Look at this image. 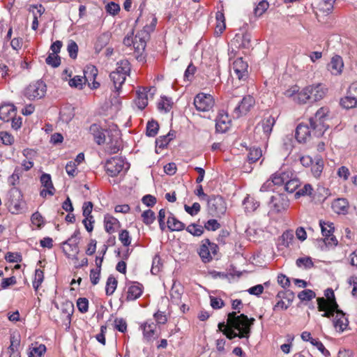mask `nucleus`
<instances>
[{
    "label": "nucleus",
    "instance_id": "0eeeda50",
    "mask_svg": "<svg viewBox=\"0 0 357 357\" xmlns=\"http://www.w3.org/2000/svg\"><path fill=\"white\" fill-rule=\"evenodd\" d=\"M129 169V164L119 157H113L107 160L105 165L107 174L112 177L118 176L121 172H126Z\"/></svg>",
    "mask_w": 357,
    "mask_h": 357
},
{
    "label": "nucleus",
    "instance_id": "6e6552de",
    "mask_svg": "<svg viewBox=\"0 0 357 357\" xmlns=\"http://www.w3.org/2000/svg\"><path fill=\"white\" fill-rule=\"evenodd\" d=\"M47 92V86L43 81L38 80L27 86L24 91V96L29 100L40 99L43 98Z\"/></svg>",
    "mask_w": 357,
    "mask_h": 357
},
{
    "label": "nucleus",
    "instance_id": "a211bd4d",
    "mask_svg": "<svg viewBox=\"0 0 357 357\" xmlns=\"http://www.w3.org/2000/svg\"><path fill=\"white\" fill-rule=\"evenodd\" d=\"M40 183L44 188L40 192V195L42 197H46L47 195L53 196L55 193V188L53 185L51 176L48 174L43 173L40 176Z\"/></svg>",
    "mask_w": 357,
    "mask_h": 357
},
{
    "label": "nucleus",
    "instance_id": "ea45409f",
    "mask_svg": "<svg viewBox=\"0 0 357 357\" xmlns=\"http://www.w3.org/2000/svg\"><path fill=\"white\" fill-rule=\"evenodd\" d=\"M117 284L118 282L114 276L109 275L108 277L105 287V293L107 296H111L114 294L116 289Z\"/></svg>",
    "mask_w": 357,
    "mask_h": 357
},
{
    "label": "nucleus",
    "instance_id": "c756f323",
    "mask_svg": "<svg viewBox=\"0 0 357 357\" xmlns=\"http://www.w3.org/2000/svg\"><path fill=\"white\" fill-rule=\"evenodd\" d=\"M104 225L105 229L107 233L113 234L120 227V223L116 218L109 214H107L104 218Z\"/></svg>",
    "mask_w": 357,
    "mask_h": 357
},
{
    "label": "nucleus",
    "instance_id": "7c9ffc66",
    "mask_svg": "<svg viewBox=\"0 0 357 357\" xmlns=\"http://www.w3.org/2000/svg\"><path fill=\"white\" fill-rule=\"evenodd\" d=\"M135 104L140 109H144L148 105L147 91L145 88L139 89L137 91V97L135 100Z\"/></svg>",
    "mask_w": 357,
    "mask_h": 357
},
{
    "label": "nucleus",
    "instance_id": "774afa93",
    "mask_svg": "<svg viewBox=\"0 0 357 357\" xmlns=\"http://www.w3.org/2000/svg\"><path fill=\"white\" fill-rule=\"evenodd\" d=\"M105 10L107 13L114 16L119 12L120 6L114 2H110L105 6Z\"/></svg>",
    "mask_w": 357,
    "mask_h": 357
},
{
    "label": "nucleus",
    "instance_id": "bb28decb",
    "mask_svg": "<svg viewBox=\"0 0 357 357\" xmlns=\"http://www.w3.org/2000/svg\"><path fill=\"white\" fill-rule=\"evenodd\" d=\"M341 105L346 109H351L357 107V96L355 93L351 91V87H349L347 96L340 100Z\"/></svg>",
    "mask_w": 357,
    "mask_h": 357
},
{
    "label": "nucleus",
    "instance_id": "b1692460",
    "mask_svg": "<svg viewBox=\"0 0 357 357\" xmlns=\"http://www.w3.org/2000/svg\"><path fill=\"white\" fill-rule=\"evenodd\" d=\"M231 43L238 48L248 49L251 46V36L248 33L236 34Z\"/></svg>",
    "mask_w": 357,
    "mask_h": 357
},
{
    "label": "nucleus",
    "instance_id": "39448f33",
    "mask_svg": "<svg viewBox=\"0 0 357 357\" xmlns=\"http://www.w3.org/2000/svg\"><path fill=\"white\" fill-rule=\"evenodd\" d=\"M325 296L326 299L324 298H319L317 299L318 309L319 311L324 312L322 317H331L333 314V311L338 307V305L335 301L334 292L332 289H327L325 291Z\"/></svg>",
    "mask_w": 357,
    "mask_h": 357
},
{
    "label": "nucleus",
    "instance_id": "f3484780",
    "mask_svg": "<svg viewBox=\"0 0 357 357\" xmlns=\"http://www.w3.org/2000/svg\"><path fill=\"white\" fill-rule=\"evenodd\" d=\"M98 73L97 68L93 65H88L84 70V82H87L89 86L92 89H98L100 86V84L96 81Z\"/></svg>",
    "mask_w": 357,
    "mask_h": 357
},
{
    "label": "nucleus",
    "instance_id": "7ed1b4c3",
    "mask_svg": "<svg viewBox=\"0 0 357 357\" xmlns=\"http://www.w3.org/2000/svg\"><path fill=\"white\" fill-rule=\"evenodd\" d=\"M89 132L93 135L94 141L99 145L106 142L105 132H107L109 141L107 143L109 145L108 147L109 151L112 153H115L119 151L121 142L119 140L120 133L119 130H114L111 132V135H109L107 130H102L99 125L94 123L90 126Z\"/></svg>",
    "mask_w": 357,
    "mask_h": 357
},
{
    "label": "nucleus",
    "instance_id": "4be33fe9",
    "mask_svg": "<svg viewBox=\"0 0 357 357\" xmlns=\"http://www.w3.org/2000/svg\"><path fill=\"white\" fill-rule=\"evenodd\" d=\"M156 325L151 321H146L140 325V329L142 331L143 337L146 342H152L155 337Z\"/></svg>",
    "mask_w": 357,
    "mask_h": 357
},
{
    "label": "nucleus",
    "instance_id": "69168bd1",
    "mask_svg": "<svg viewBox=\"0 0 357 357\" xmlns=\"http://www.w3.org/2000/svg\"><path fill=\"white\" fill-rule=\"evenodd\" d=\"M114 328L121 333L127 331V324L123 318H116L114 320Z\"/></svg>",
    "mask_w": 357,
    "mask_h": 357
},
{
    "label": "nucleus",
    "instance_id": "c85d7f7f",
    "mask_svg": "<svg viewBox=\"0 0 357 357\" xmlns=\"http://www.w3.org/2000/svg\"><path fill=\"white\" fill-rule=\"evenodd\" d=\"M56 307L61 310L63 317L70 321L74 311L73 303L68 300H64L59 305H56Z\"/></svg>",
    "mask_w": 357,
    "mask_h": 357
},
{
    "label": "nucleus",
    "instance_id": "09e8293b",
    "mask_svg": "<svg viewBox=\"0 0 357 357\" xmlns=\"http://www.w3.org/2000/svg\"><path fill=\"white\" fill-rule=\"evenodd\" d=\"M159 129L158 123L155 121H149L146 126V135L149 137H154Z\"/></svg>",
    "mask_w": 357,
    "mask_h": 357
},
{
    "label": "nucleus",
    "instance_id": "a878e982",
    "mask_svg": "<svg viewBox=\"0 0 357 357\" xmlns=\"http://www.w3.org/2000/svg\"><path fill=\"white\" fill-rule=\"evenodd\" d=\"M143 293V286L138 282H134L128 288L126 300L135 301L139 298Z\"/></svg>",
    "mask_w": 357,
    "mask_h": 357
},
{
    "label": "nucleus",
    "instance_id": "ddd939ff",
    "mask_svg": "<svg viewBox=\"0 0 357 357\" xmlns=\"http://www.w3.org/2000/svg\"><path fill=\"white\" fill-rule=\"evenodd\" d=\"M210 213L215 216L224 215L227 210V204L221 196H212L207 199Z\"/></svg>",
    "mask_w": 357,
    "mask_h": 357
},
{
    "label": "nucleus",
    "instance_id": "e2e57ef3",
    "mask_svg": "<svg viewBox=\"0 0 357 357\" xmlns=\"http://www.w3.org/2000/svg\"><path fill=\"white\" fill-rule=\"evenodd\" d=\"M276 298L278 300H284L291 303L294 298V294L289 291H280L278 293Z\"/></svg>",
    "mask_w": 357,
    "mask_h": 357
},
{
    "label": "nucleus",
    "instance_id": "393cba45",
    "mask_svg": "<svg viewBox=\"0 0 357 357\" xmlns=\"http://www.w3.org/2000/svg\"><path fill=\"white\" fill-rule=\"evenodd\" d=\"M16 116L15 107L12 104H3L0 106V119L8 122Z\"/></svg>",
    "mask_w": 357,
    "mask_h": 357
},
{
    "label": "nucleus",
    "instance_id": "680f3d73",
    "mask_svg": "<svg viewBox=\"0 0 357 357\" xmlns=\"http://www.w3.org/2000/svg\"><path fill=\"white\" fill-rule=\"evenodd\" d=\"M68 84L71 87L82 89L83 85L85 84V82L83 77L76 75L69 80Z\"/></svg>",
    "mask_w": 357,
    "mask_h": 357
},
{
    "label": "nucleus",
    "instance_id": "8fccbe9b",
    "mask_svg": "<svg viewBox=\"0 0 357 357\" xmlns=\"http://www.w3.org/2000/svg\"><path fill=\"white\" fill-rule=\"evenodd\" d=\"M47 64L53 68H56L61 64V58L56 54L50 53L45 59Z\"/></svg>",
    "mask_w": 357,
    "mask_h": 357
},
{
    "label": "nucleus",
    "instance_id": "37998d69",
    "mask_svg": "<svg viewBox=\"0 0 357 357\" xmlns=\"http://www.w3.org/2000/svg\"><path fill=\"white\" fill-rule=\"evenodd\" d=\"M300 185V181L296 178L290 177L284 184V189L289 193L294 192Z\"/></svg>",
    "mask_w": 357,
    "mask_h": 357
},
{
    "label": "nucleus",
    "instance_id": "bf43d9fd",
    "mask_svg": "<svg viewBox=\"0 0 357 357\" xmlns=\"http://www.w3.org/2000/svg\"><path fill=\"white\" fill-rule=\"evenodd\" d=\"M119 239L124 246H129L131 243V237L128 230H122L119 235Z\"/></svg>",
    "mask_w": 357,
    "mask_h": 357
},
{
    "label": "nucleus",
    "instance_id": "864d4df0",
    "mask_svg": "<svg viewBox=\"0 0 357 357\" xmlns=\"http://www.w3.org/2000/svg\"><path fill=\"white\" fill-rule=\"evenodd\" d=\"M67 50L71 59H75L77 58L78 52V45L75 41L72 40H69L67 46Z\"/></svg>",
    "mask_w": 357,
    "mask_h": 357
},
{
    "label": "nucleus",
    "instance_id": "49530a36",
    "mask_svg": "<svg viewBox=\"0 0 357 357\" xmlns=\"http://www.w3.org/2000/svg\"><path fill=\"white\" fill-rule=\"evenodd\" d=\"M44 280V273L40 269H36L35 271L34 279L33 280L32 284L33 287L36 291H37Z\"/></svg>",
    "mask_w": 357,
    "mask_h": 357
},
{
    "label": "nucleus",
    "instance_id": "412c9836",
    "mask_svg": "<svg viewBox=\"0 0 357 357\" xmlns=\"http://www.w3.org/2000/svg\"><path fill=\"white\" fill-rule=\"evenodd\" d=\"M344 68V62L342 57L339 55L333 56L330 63L327 66L328 70L333 75H340Z\"/></svg>",
    "mask_w": 357,
    "mask_h": 357
},
{
    "label": "nucleus",
    "instance_id": "f704fd0d",
    "mask_svg": "<svg viewBox=\"0 0 357 357\" xmlns=\"http://www.w3.org/2000/svg\"><path fill=\"white\" fill-rule=\"evenodd\" d=\"M112 34L107 31L101 33L96 40L95 48L97 51H100L109 42Z\"/></svg>",
    "mask_w": 357,
    "mask_h": 357
},
{
    "label": "nucleus",
    "instance_id": "20e7f679",
    "mask_svg": "<svg viewBox=\"0 0 357 357\" xmlns=\"http://www.w3.org/2000/svg\"><path fill=\"white\" fill-rule=\"evenodd\" d=\"M255 100L251 96H246L241 101L236 102L234 99L229 100L227 109L231 112L234 118L238 119L249 112L255 105Z\"/></svg>",
    "mask_w": 357,
    "mask_h": 357
},
{
    "label": "nucleus",
    "instance_id": "6e6d98bb",
    "mask_svg": "<svg viewBox=\"0 0 357 357\" xmlns=\"http://www.w3.org/2000/svg\"><path fill=\"white\" fill-rule=\"evenodd\" d=\"M186 231L195 236H200L204 232V229L201 225L191 224L186 228Z\"/></svg>",
    "mask_w": 357,
    "mask_h": 357
},
{
    "label": "nucleus",
    "instance_id": "3c124183",
    "mask_svg": "<svg viewBox=\"0 0 357 357\" xmlns=\"http://www.w3.org/2000/svg\"><path fill=\"white\" fill-rule=\"evenodd\" d=\"M296 264L297 266L307 269L310 268L314 266L312 259L309 257L298 258L296 260Z\"/></svg>",
    "mask_w": 357,
    "mask_h": 357
},
{
    "label": "nucleus",
    "instance_id": "c9c22d12",
    "mask_svg": "<svg viewBox=\"0 0 357 357\" xmlns=\"http://www.w3.org/2000/svg\"><path fill=\"white\" fill-rule=\"evenodd\" d=\"M314 160L315 162L312 165L311 172L314 177L318 178L323 172L324 163L323 159L319 156L316 157Z\"/></svg>",
    "mask_w": 357,
    "mask_h": 357
},
{
    "label": "nucleus",
    "instance_id": "1a4fd4ad",
    "mask_svg": "<svg viewBox=\"0 0 357 357\" xmlns=\"http://www.w3.org/2000/svg\"><path fill=\"white\" fill-rule=\"evenodd\" d=\"M275 123V119L272 116H268L264 117L255 128V133L259 135V138L264 141L268 139L273 127Z\"/></svg>",
    "mask_w": 357,
    "mask_h": 357
},
{
    "label": "nucleus",
    "instance_id": "5fc2aeb1",
    "mask_svg": "<svg viewBox=\"0 0 357 357\" xmlns=\"http://www.w3.org/2000/svg\"><path fill=\"white\" fill-rule=\"evenodd\" d=\"M142 217L144 223L147 225L152 224L155 219L154 212L150 209L144 211L142 214Z\"/></svg>",
    "mask_w": 357,
    "mask_h": 357
},
{
    "label": "nucleus",
    "instance_id": "473e14b6",
    "mask_svg": "<svg viewBox=\"0 0 357 357\" xmlns=\"http://www.w3.org/2000/svg\"><path fill=\"white\" fill-rule=\"evenodd\" d=\"M167 226L170 231H181L184 229L185 225L178 220L172 213L167 218Z\"/></svg>",
    "mask_w": 357,
    "mask_h": 357
},
{
    "label": "nucleus",
    "instance_id": "cd10ccee",
    "mask_svg": "<svg viewBox=\"0 0 357 357\" xmlns=\"http://www.w3.org/2000/svg\"><path fill=\"white\" fill-rule=\"evenodd\" d=\"M292 176L293 174L290 171H278L272 175L271 179L273 185H281L285 184L287 181Z\"/></svg>",
    "mask_w": 357,
    "mask_h": 357
},
{
    "label": "nucleus",
    "instance_id": "13d9d810",
    "mask_svg": "<svg viewBox=\"0 0 357 357\" xmlns=\"http://www.w3.org/2000/svg\"><path fill=\"white\" fill-rule=\"evenodd\" d=\"M31 223L38 228H41L44 225V218L42 215L36 211L31 217Z\"/></svg>",
    "mask_w": 357,
    "mask_h": 357
},
{
    "label": "nucleus",
    "instance_id": "a19ab883",
    "mask_svg": "<svg viewBox=\"0 0 357 357\" xmlns=\"http://www.w3.org/2000/svg\"><path fill=\"white\" fill-rule=\"evenodd\" d=\"M262 156V151L261 149L252 147L249 149L248 154V159L250 163L257 162Z\"/></svg>",
    "mask_w": 357,
    "mask_h": 357
},
{
    "label": "nucleus",
    "instance_id": "f8f14e48",
    "mask_svg": "<svg viewBox=\"0 0 357 357\" xmlns=\"http://www.w3.org/2000/svg\"><path fill=\"white\" fill-rule=\"evenodd\" d=\"M289 206V201L284 194H276L271 197L268 202L270 213H279L286 211Z\"/></svg>",
    "mask_w": 357,
    "mask_h": 357
},
{
    "label": "nucleus",
    "instance_id": "dca6fc26",
    "mask_svg": "<svg viewBox=\"0 0 357 357\" xmlns=\"http://www.w3.org/2000/svg\"><path fill=\"white\" fill-rule=\"evenodd\" d=\"M331 317H334L333 323L337 332L342 333L348 328L349 320L345 314L342 310H338V307L333 311V314Z\"/></svg>",
    "mask_w": 357,
    "mask_h": 357
},
{
    "label": "nucleus",
    "instance_id": "6ab92c4d",
    "mask_svg": "<svg viewBox=\"0 0 357 357\" xmlns=\"http://www.w3.org/2000/svg\"><path fill=\"white\" fill-rule=\"evenodd\" d=\"M215 129L217 132H225L231 125V119L225 111H220L216 118Z\"/></svg>",
    "mask_w": 357,
    "mask_h": 357
},
{
    "label": "nucleus",
    "instance_id": "423d86ee",
    "mask_svg": "<svg viewBox=\"0 0 357 357\" xmlns=\"http://www.w3.org/2000/svg\"><path fill=\"white\" fill-rule=\"evenodd\" d=\"M156 22V18L153 17L151 25L145 26L142 31H139L135 35L134 49L137 54L141 55L144 51L146 45V41L149 38V33L154 29Z\"/></svg>",
    "mask_w": 357,
    "mask_h": 357
},
{
    "label": "nucleus",
    "instance_id": "79ce46f5",
    "mask_svg": "<svg viewBox=\"0 0 357 357\" xmlns=\"http://www.w3.org/2000/svg\"><path fill=\"white\" fill-rule=\"evenodd\" d=\"M22 169L20 167H17L15 169L13 174L8 178V184L12 186H15L17 185L19 183L20 178L22 175Z\"/></svg>",
    "mask_w": 357,
    "mask_h": 357
},
{
    "label": "nucleus",
    "instance_id": "052dcab7",
    "mask_svg": "<svg viewBox=\"0 0 357 357\" xmlns=\"http://www.w3.org/2000/svg\"><path fill=\"white\" fill-rule=\"evenodd\" d=\"M46 347L44 344H40L38 347L30 349L29 356L30 357H41L42 355L45 352Z\"/></svg>",
    "mask_w": 357,
    "mask_h": 357
},
{
    "label": "nucleus",
    "instance_id": "c03bdc74",
    "mask_svg": "<svg viewBox=\"0 0 357 357\" xmlns=\"http://www.w3.org/2000/svg\"><path fill=\"white\" fill-rule=\"evenodd\" d=\"M243 204L245 206V208L247 211H254L259 206V203L258 202H255V200L247 196L243 202Z\"/></svg>",
    "mask_w": 357,
    "mask_h": 357
},
{
    "label": "nucleus",
    "instance_id": "0e129e2a",
    "mask_svg": "<svg viewBox=\"0 0 357 357\" xmlns=\"http://www.w3.org/2000/svg\"><path fill=\"white\" fill-rule=\"evenodd\" d=\"M315 296H316V294L312 290L305 289L298 294V297L301 301H308L312 300L313 298H314Z\"/></svg>",
    "mask_w": 357,
    "mask_h": 357
},
{
    "label": "nucleus",
    "instance_id": "aec40b11",
    "mask_svg": "<svg viewBox=\"0 0 357 357\" xmlns=\"http://www.w3.org/2000/svg\"><path fill=\"white\" fill-rule=\"evenodd\" d=\"M311 102L319 101L324 98L327 93V88L322 84L308 86Z\"/></svg>",
    "mask_w": 357,
    "mask_h": 357
},
{
    "label": "nucleus",
    "instance_id": "2eb2a0df",
    "mask_svg": "<svg viewBox=\"0 0 357 357\" xmlns=\"http://www.w3.org/2000/svg\"><path fill=\"white\" fill-rule=\"evenodd\" d=\"M320 227L321 228L322 235L325 237L324 242L326 245H336L337 244V240L335 236H333L334 227L333 223L330 222H322L320 221Z\"/></svg>",
    "mask_w": 357,
    "mask_h": 357
},
{
    "label": "nucleus",
    "instance_id": "72a5a7b5",
    "mask_svg": "<svg viewBox=\"0 0 357 357\" xmlns=\"http://www.w3.org/2000/svg\"><path fill=\"white\" fill-rule=\"evenodd\" d=\"M110 79L112 81L116 91H119L122 85L126 81L125 73H120L119 71H112L109 74Z\"/></svg>",
    "mask_w": 357,
    "mask_h": 357
},
{
    "label": "nucleus",
    "instance_id": "338daca9",
    "mask_svg": "<svg viewBox=\"0 0 357 357\" xmlns=\"http://www.w3.org/2000/svg\"><path fill=\"white\" fill-rule=\"evenodd\" d=\"M66 172L68 176L72 177L75 176L78 173L77 164H75V162H68L66 165Z\"/></svg>",
    "mask_w": 357,
    "mask_h": 357
},
{
    "label": "nucleus",
    "instance_id": "de8ad7c7",
    "mask_svg": "<svg viewBox=\"0 0 357 357\" xmlns=\"http://www.w3.org/2000/svg\"><path fill=\"white\" fill-rule=\"evenodd\" d=\"M313 191L314 189L312 186L309 183H306L295 193V197L298 198L301 196H311Z\"/></svg>",
    "mask_w": 357,
    "mask_h": 357
},
{
    "label": "nucleus",
    "instance_id": "e433bc0d",
    "mask_svg": "<svg viewBox=\"0 0 357 357\" xmlns=\"http://www.w3.org/2000/svg\"><path fill=\"white\" fill-rule=\"evenodd\" d=\"M183 289L181 287L174 285L170 292V299L172 303L179 305L181 304Z\"/></svg>",
    "mask_w": 357,
    "mask_h": 357
},
{
    "label": "nucleus",
    "instance_id": "58836bf2",
    "mask_svg": "<svg viewBox=\"0 0 357 357\" xmlns=\"http://www.w3.org/2000/svg\"><path fill=\"white\" fill-rule=\"evenodd\" d=\"M114 71H119L120 73H125L127 77L130 73V63L127 59H123L117 62L116 68Z\"/></svg>",
    "mask_w": 357,
    "mask_h": 357
},
{
    "label": "nucleus",
    "instance_id": "5701e85b",
    "mask_svg": "<svg viewBox=\"0 0 357 357\" xmlns=\"http://www.w3.org/2000/svg\"><path fill=\"white\" fill-rule=\"evenodd\" d=\"M75 234H79V232H75ZM78 243L79 238L77 237L76 234L73 235L70 238H68L66 242H64L63 251L66 253V255L70 256V252H73L75 255L78 254Z\"/></svg>",
    "mask_w": 357,
    "mask_h": 357
},
{
    "label": "nucleus",
    "instance_id": "a18cd8bd",
    "mask_svg": "<svg viewBox=\"0 0 357 357\" xmlns=\"http://www.w3.org/2000/svg\"><path fill=\"white\" fill-rule=\"evenodd\" d=\"M269 3L265 0H262L258 3L254 9V14L256 17L261 16L268 8Z\"/></svg>",
    "mask_w": 357,
    "mask_h": 357
},
{
    "label": "nucleus",
    "instance_id": "f03ea898",
    "mask_svg": "<svg viewBox=\"0 0 357 357\" xmlns=\"http://www.w3.org/2000/svg\"><path fill=\"white\" fill-rule=\"evenodd\" d=\"M227 324L230 328H225L223 334L229 340L236 337L239 338H248L250 335V328L254 324L255 319H249L248 316L236 312H229L227 315Z\"/></svg>",
    "mask_w": 357,
    "mask_h": 357
},
{
    "label": "nucleus",
    "instance_id": "9b49d317",
    "mask_svg": "<svg viewBox=\"0 0 357 357\" xmlns=\"http://www.w3.org/2000/svg\"><path fill=\"white\" fill-rule=\"evenodd\" d=\"M218 251V246L214 243H211L209 239L206 238L202 241L199 250V255L204 263L211 261L213 257L216 255Z\"/></svg>",
    "mask_w": 357,
    "mask_h": 357
},
{
    "label": "nucleus",
    "instance_id": "9d476101",
    "mask_svg": "<svg viewBox=\"0 0 357 357\" xmlns=\"http://www.w3.org/2000/svg\"><path fill=\"white\" fill-rule=\"evenodd\" d=\"M193 103L197 111L208 112L213 110L215 105V100L210 94L199 93L195 97Z\"/></svg>",
    "mask_w": 357,
    "mask_h": 357
},
{
    "label": "nucleus",
    "instance_id": "4d7b16f0",
    "mask_svg": "<svg viewBox=\"0 0 357 357\" xmlns=\"http://www.w3.org/2000/svg\"><path fill=\"white\" fill-rule=\"evenodd\" d=\"M20 345V337L19 335L13 334L10 335V344L8 351H18Z\"/></svg>",
    "mask_w": 357,
    "mask_h": 357
},
{
    "label": "nucleus",
    "instance_id": "4c0bfd02",
    "mask_svg": "<svg viewBox=\"0 0 357 357\" xmlns=\"http://www.w3.org/2000/svg\"><path fill=\"white\" fill-rule=\"evenodd\" d=\"M310 93L307 86L302 89L301 91L298 90L295 98V102L299 104H305L307 103V101L311 102V96Z\"/></svg>",
    "mask_w": 357,
    "mask_h": 357
},
{
    "label": "nucleus",
    "instance_id": "603ef678",
    "mask_svg": "<svg viewBox=\"0 0 357 357\" xmlns=\"http://www.w3.org/2000/svg\"><path fill=\"white\" fill-rule=\"evenodd\" d=\"M158 108L160 111L164 112L165 113L168 112L172 108V102L167 98H162L158 102Z\"/></svg>",
    "mask_w": 357,
    "mask_h": 357
},
{
    "label": "nucleus",
    "instance_id": "f257e3e1",
    "mask_svg": "<svg viewBox=\"0 0 357 357\" xmlns=\"http://www.w3.org/2000/svg\"><path fill=\"white\" fill-rule=\"evenodd\" d=\"M328 109L319 108L314 116L309 119V123H299L296 129L295 137L299 143L306 142L312 136L319 137L324 135L328 126L325 125Z\"/></svg>",
    "mask_w": 357,
    "mask_h": 357
},
{
    "label": "nucleus",
    "instance_id": "4468645a",
    "mask_svg": "<svg viewBox=\"0 0 357 357\" xmlns=\"http://www.w3.org/2000/svg\"><path fill=\"white\" fill-rule=\"evenodd\" d=\"M248 63L244 61L241 57H239L233 62L231 67V73H234L239 80H245L248 75Z\"/></svg>",
    "mask_w": 357,
    "mask_h": 357
},
{
    "label": "nucleus",
    "instance_id": "2f4dec72",
    "mask_svg": "<svg viewBox=\"0 0 357 357\" xmlns=\"http://www.w3.org/2000/svg\"><path fill=\"white\" fill-rule=\"evenodd\" d=\"M333 211L338 214H346L349 209V203L346 199L339 198L332 204Z\"/></svg>",
    "mask_w": 357,
    "mask_h": 357
}]
</instances>
